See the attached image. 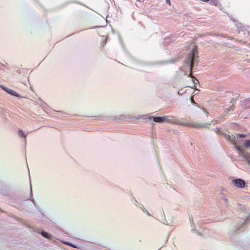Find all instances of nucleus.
Instances as JSON below:
<instances>
[{"label": "nucleus", "instance_id": "obj_19", "mask_svg": "<svg viewBox=\"0 0 250 250\" xmlns=\"http://www.w3.org/2000/svg\"><path fill=\"white\" fill-rule=\"evenodd\" d=\"M167 3L170 5V0H166Z\"/></svg>", "mask_w": 250, "mask_h": 250}, {"label": "nucleus", "instance_id": "obj_7", "mask_svg": "<svg viewBox=\"0 0 250 250\" xmlns=\"http://www.w3.org/2000/svg\"><path fill=\"white\" fill-rule=\"evenodd\" d=\"M0 87L2 88V89L5 90V91L7 92L8 93L12 95L13 96H16V97H20V95L18 94L15 91H14L12 89H9L4 86L0 85Z\"/></svg>", "mask_w": 250, "mask_h": 250}, {"label": "nucleus", "instance_id": "obj_23", "mask_svg": "<svg viewBox=\"0 0 250 250\" xmlns=\"http://www.w3.org/2000/svg\"><path fill=\"white\" fill-rule=\"evenodd\" d=\"M224 200H225L226 202L227 201V198H226V197H224Z\"/></svg>", "mask_w": 250, "mask_h": 250}, {"label": "nucleus", "instance_id": "obj_20", "mask_svg": "<svg viewBox=\"0 0 250 250\" xmlns=\"http://www.w3.org/2000/svg\"><path fill=\"white\" fill-rule=\"evenodd\" d=\"M135 200V204L136 205V206L137 207L138 205L137 204V201L136 199L134 200Z\"/></svg>", "mask_w": 250, "mask_h": 250}, {"label": "nucleus", "instance_id": "obj_4", "mask_svg": "<svg viewBox=\"0 0 250 250\" xmlns=\"http://www.w3.org/2000/svg\"><path fill=\"white\" fill-rule=\"evenodd\" d=\"M197 54L196 49L194 48L192 49V51L189 53L187 58V62L189 63V66H190V69H192V66L194 64V62L196 60V54Z\"/></svg>", "mask_w": 250, "mask_h": 250}, {"label": "nucleus", "instance_id": "obj_24", "mask_svg": "<svg viewBox=\"0 0 250 250\" xmlns=\"http://www.w3.org/2000/svg\"><path fill=\"white\" fill-rule=\"evenodd\" d=\"M151 118V116H149V117H148V119H150Z\"/></svg>", "mask_w": 250, "mask_h": 250}, {"label": "nucleus", "instance_id": "obj_5", "mask_svg": "<svg viewBox=\"0 0 250 250\" xmlns=\"http://www.w3.org/2000/svg\"><path fill=\"white\" fill-rule=\"evenodd\" d=\"M232 183L235 186L238 188H243L246 185L245 181L241 179H236L232 180Z\"/></svg>", "mask_w": 250, "mask_h": 250}, {"label": "nucleus", "instance_id": "obj_11", "mask_svg": "<svg viewBox=\"0 0 250 250\" xmlns=\"http://www.w3.org/2000/svg\"><path fill=\"white\" fill-rule=\"evenodd\" d=\"M244 147L248 148L250 147V140H246L244 142Z\"/></svg>", "mask_w": 250, "mask_h": 250}, {"label": "nucleus", "instance_id": "obj_15", "mask_svg": "<svg viewBox=\"0 0 250 250\" xmlns=\"http://www.w3.org/2000/svg\"><path fill=\"white\" fill-rule=\"evenodd\" d=\"M218 2L217 0H210V3L212 4V5H217V4Z\"/></svg>", "mask_w": 250, "mask_h": 250}, {"label": "nucleus", "instance_id": "obj_21", "mask_svg": "<svg viewBox=\"0 0 250 250\" xmlns=\"http://www.w3.org/2000/svg\"><path fill=\"white\" fill-rule=\"evenodd\" d=\"M202 0V1L203 2H208V1L209 0Z\"/></svg>", "mask_w": 250, "mask_h": 250}, {"label": "nucleus", "instance_id": "obj_18", "mask_svg": "<svg viewBox=\"0 0 250 250\" xmlns=\"http://www.w3.org/2000/svg\"><path fill=\"white\" fill-rule=\"evenodd\" d=\"M190 101H191V104H194L195 105H197L196 103L195 102V101L193 99L192 96H191V98H190Z\"/></svg>", "mask_w": 250, "mask_h": 250}, {"label": "nucleus", "instance_id": "obj_16", "mask_svg": "<svg viewBox=\"0 0 250 250\" xmlns=\"http://www.w3.org/2000/svg\"><path fill=\"white\" fill-rule=\"evenodd\" d=\"M230 110H232V106H230L229 107V108H227L226 110H225V113L226 114H228L229 113V111Z\"/></svg>", "mask_w": 250, "mask_h": 250}, {"label": "nucleus", "instance_id": "obj_1", "mask_svg": "<svg viewBox=\"0 0 250 250\" xmlns=\"http://www.w3.org/2000/svg\"><path fill=\"white\" fill-rule=\"evenodd\" d=\"M246 136V135L244 134H237L236 136L233 134L231 135H225V137L226 140L229 141L232 144L236 145L235 148H236L237 151H238L240 157L244 160H246L250 165V154H249L246 153V151L244 150L243 146H237V140L239 138H245Z\"/></svg>", "mask_w": 250, "mask_h": 250}, {"label": "nucleus", "instance_id": "obj_9", "mask_svg": "<svg viewBox=\"0 0 250 250\" xmlns=\"http://www.w3.org/2000/svg\"><path fill=\"white\" fill-rule=\"evenodd\" d=\"M18 134L20 137L25 138L26 137V134L24 133L23 130L21 129L19 130Z\"/></svg>", "mask_w": 250, "mask_h": 250}, {"label": "nucleus", "instance_id": "obj_2", "mask_svg": "<svg viewBox=\"0 0 250 250\" xmlns=\"http://www.w3.org/2000/svg\"><path fill=\"white\" fill-rule=\"evenodd\" d=\"M212 122L213 121H211L208 123L205 124H199L198 123H188L186 122L179 121L173 117V122H170V123H175L179 125L193 127L194 128H208V125H210Z\"/></svg>", "mask_w": 250, "mask_h": 250}, {"label": "nucleus", "instance_id": "obj_13", "mask_svg": "<svg viewBox=\"0 0 250 250\" xmlns=\"http://www.w3.org/2000/svg\"><path fill=\"white\" fill-rule=\"evenodd\" d=\"M122 119H123L122 115L115 116L113 117V120H122Z\"/></svg>", "mask_w": 250, "mask_h": 250}, {"label": "nucleus", "instance_id": "obj_14", "mask_svg": "<svg viewBox=\"0 0 250 250\" xmlns=\"http://www.w3.org/2000/svg\"><path fill=\"white\" fill-rule=\"evenodd\" d=\"M163 217H164V219H163V223L164 224H165V225H167L168 224V222L167 220V219L165 218V213L164 212H163Z\"/></svg>", "mask_w": 250, "mask_h": 250}, {"label": "nucleus", "instance_id": "obj_6", "mask_svg": "<svg viewBox=\"0 0 250 250\" xmlns=\"http://www.w3.org/2000/svg\"><path fill=\"white\" fill-rule=\"evenodd\" d=\"M248 223L247 220L246 219H241L237 224V225L236 227V232H237L240 230L241 228H243V227H245Z\"/></svg>", "mask_w": 250, "mask_h": 250}, {"label": "nucleus", "instance_id": "obj_10", "mask_svg": "<svg viewBox=\"0 0 250 250\" xmlns=\"http://www.w3.org/2000/svg\"><path fill=\"white\" fill-rule=\"evenodd\" d=\"M138 207L140 208L141 209H142L145 213H146L147 214V215H149V216H151V214L150 213L148 212L147 210H146V209H145V208L143 207V206L142 205H140V206H137Z\"/></svg>", "mask_w": 250, "mask_h": 250}, {"label": "nucleus", "instance_id": "obj_25", "mask_svg": "<svg viewBox=\"0 0 250 250\" xmlns=\"http://www.w3.org/2000/svg\"><path fill=\"white\" fill-rule=\"evenodd\" d=\"M138 1H141V0H137Z\"/></svg>", "mask_w": 250, "mask_h": 250}, {"label": "nucleus", "instance_id": "obj_3", "mask_svg": "<svg viewBox=\"0 0 250 250\" xmlns=\"http://www.w3.org/2000/svg\"><path fill=\"white\" fill-rule=\"evenodd\" d=\"M154 122L162 124L172 122V117L169 115L164 116H156L152 118Z\"/></svg>", "mask_w": 250, "mask_h": 250}, {"label": "nucleus", "instance_id": "obj_22", "mask_svg": "<svg viewBox=\"0 0 250 250\" xmlns=\"http://www.w3.org/2000/svg\"><path fill=\"white\" fill-rule=\"evenodd\" d=\"M191 228H192L191 231H194V230H195V229L192 227V225H191Z\"/></svg>", "mask_w": 250, "mask_h": 250}, {"label": "nucleus", "instance_id": "obj_12", "mask_svg": "<svg viewBox=\"0 0 250 250\" xmlns=\"http://www.w3.org/2000/svg\"><path fill=\"white\" fill-rule=\"evenodd\" d=\"M30 190H31V188H30ZM33 194L31 191H30V200L32 201L33 204L36 206V204L35 203L34 199L32 198Z\"/></svg>", "mask_w": 250, "mask_h": 250}, {"label": "nucleus", "instance_id": "obj_17", "mask_svg": "<svg viewBox=\"0 0 250 250\" xmlns=\"http://www.w3.org/2000/svg\"><path fill=\"white\" fill-rule=\"evenodd\" d=\"M63 244H65V245H67L68 246H69L70 247H75V245L71 244V243H68V242H63Z\"/></svg>", "mask_w": 250, "mask_h": 250}, {"label": "nucleus", "instance_id": "obj_8", "mask_svg": "<svg viewBox=\"0 0 250 250\" xmlns=\"http://www.w3.org/2000/svg\"><path fill=\"white\" fill-rule=\"evenodd\" d=\"M41 234L42 236L43 237L46 238L48 239H50L51 236L50 234H49L46 231H42L41 232Z\"/></svg>", "mask_w": 250, "mask_h": 250}]
</instances>
